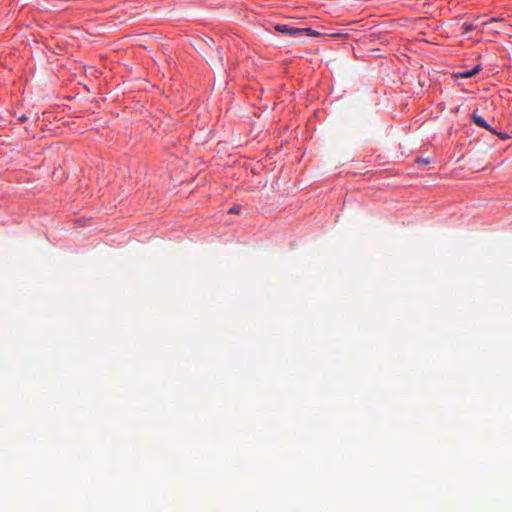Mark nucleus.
I'll list each match as a JSON object with an SVG mask.
<instances>
[{"label": "nucleus", "instance_id": "nucleus-11", "mask_svg": "<svg viewBox=\"0 0 512 512\" xmlns=\"http://www.w3.org/2000/svg\"><path fill=\"white\" fill-rule=\"evenodd\" d=\"M20 120H21V121H25V120H26V116H22V117H20Z\"/></svg>", "mask_w": 512, "mask_h": 512}, {"label": "nucleus", "instance_id": "nucleus-8", "mask_svg": "<svg viewBox=\"0 0 512 512\" xmlns=\"http://www.w3.org/2000/svg\"><path fill=\"white\" fill-rule=\"evenodd\" d=\"M494 134H496L502 140H506L510 137L507 133H504V132H496L495 131Z\"/></svg>", "mask_w": 512, "mask_h": 512}, {"label": "nucleus", "instance_id": "nucleus-7", "mask_svg": "<svg viewBox=\"0 0 512 512\" xmlns=\"http://www.w3.org/2000/svg\"><path fill=\"white\" fill-rule=\"evenodd\" d=\"M501 21H502V19L491 18L489 21L482 22V25H491V24L498 23Z\"/></svg>", "mask_w": 512, "mask_h": 512}, {"label": "nucleus", "instance_id": "nucleus-6", "mask_svg": "<svg viewBox=\"0 0 512 512\" xmlns=\"http://www.w3.org/2000/svg\"><path fill=\"white\" fill-rule=\"evenodd\" d=\"M476 27H477V25L467 23V22L463 23V25H462V29L464 30L465 33L474 30Z\"/></svg>", "mask_w": 512, "mask_h": 512}, {"label": "nucleus", "instance_id": "nucleus-5", "mask_svg": "<svg viewBox=\"0 0 512 512\" xmlns=\"http://www.w3.org/2000/svg\"><path fill=\"white\" fill-rule=\"evenodd\" d=\"M215 53L217 54V60L210 59L209 62L212 66H218L222 64V56L220 55V51L217 49L215 50Z\"/></svg>", "mask_w": 512, "mask_h": 512}, {"label": "nucleus", "instance_id": "nucleus-4", "mask_svg": "<svg viewBox=\"0 0 512 512\" xmlns=\"http://www.w3.org/2000/svg\"><path fill=\"white\" fill-rule=\"evenodd\" d=\"M299 30L301 31V35L303 34H307L309 36H318L320 35L319 32L311 29V28H299Z\"/></svg>", "mask_w": 512, "mask_h": 512}, {"label": "nucleus", "instance_id": "nucleus-3", "mask_svg": "<svg viewBox=\"0 0 512 512\" xmlns=\"http://www.w3.org/2000/svg\"><path fill=\"white\" fill-rule=\"evenodd\" d=\"M480 69H481L480 65H476L471 70H466V71H462V72L457 73L456 77L471 78V77L475 76L480 71Z\"/></svg>", "mask_w": 512, "mask_h": 512}, {"label": "nucleus", "instance_id": "nucleus-2", "mask_svg": "<svg viewBox=\"0 0 512 512\" xmlns=\"http://www.w3.org/2000/svg\"><path fill=\"white\" fill-rule=\"evenodd\" d=\"M471 119H472V122L474 124H476L477 126L482 127L492 133H495L493 128L486 122V120L482 116L478 115L477 113L474 112L471 115Z\"/></svg>", "mask_w": 512, "mask_h": 512}, {"label": "nucleus", "instance_id": "nucleus-9", "mask_svg": "<svg viewBox=\"0 0 512 512\" xmlns=\"http://www.w3.org/2000/svg\"><path fill=\"white\" fill-rule=\"evenodd\" d=\"M241 206H234L229 210V213L238 214L240 213Z\"/></svg>", "mask_w": 512, "mask_h": 512}, {"label": "nucleus", "instance_id": "nucleus-10", "mask_svg": "<svg viewBox=\"0 0 512 512\" xmlns=\"http://www.w3.org/2000/svg\"><path fill=\"white\" fill-rule=\"evenodd\" d=\"M417 162L419 164L427 165L429 163L428 159H418Z\"/></svg>", "mask_w": 512, "mask_h": 512}, {"label": "nucleus", "instance_id": "nucleus-1", "mask_svg": "<svg viewBox=\"0 0 512 512\" xmlns=\"http://www.w3.org/2000/svg\"><path fill=\"white\" fill-rule=\"evenodd\" d=\"M274 30L281 34H286L290 37H298L301 35L299 28H294L285 24H277Z\"/></svg>", "mask_w": 512, "mask_h": 512}]
</instances>
